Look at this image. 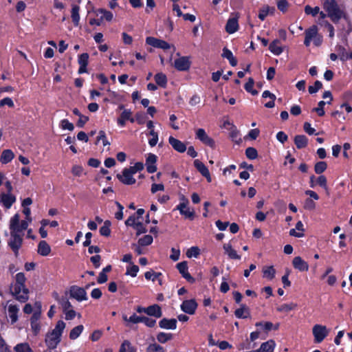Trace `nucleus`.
I'll list each match as a JSON object with an SVG mask.
<instances>
[{
	"instance_id": "1",
	"label": "nucleus",
	"mask_w": 352,
	"mask_h": 352,
	"mask_svg": "<svg viewBox=\"0 0 352 352\" xmlns=\"http://www.w3.org/2000/svg\"><path fill=\"white\" fill-rule=\"evenodd\" d=\"M15 284L12 290V294L21 302H25L28 300L29 289L25 286L26 278L24 273L19 272L15 276Z\"/></svg>"
},
{
	"instance_id": "2",
	"label": "nucleus",
	"mask_w": 352,
	"mask_h": 352,
	"mask_svg": "<svg viewBox=\"0 0 352 352\" xmlns=\"http://www.w3.org/2000/svg\"><path fill=\"white\" fill-rule=\"evenodd\" d=\"M324 8L333 22H338L344 15L335 0H326L324 2Z\"/></svg>"
},
{
	"instance_id": "3",
	"label": "nucleus",
	"mask_w": 352,
	"mask_h": 352,
	"mask_svg": "<svg viewBox=\"0 0 352 352\" xmlns=\"http://www.w3.org/2000/svg\"><path fill=\"white\" fill-rule=\"evenodd\" d=\"M23 241V237L19 234L15 232H10V239L8 242V245L16 258L19 256V251L22 246Z\"/></svg>"
},
{
	"instance_id": "4",
	"label": "nucleus",
	"mask_w": 352,
	"mask_h": 352,
	"mask_svg": "<svg viewBox=\"0 0 352 352\" xmlns=\"http://www.w3.org/2000/svg\"><path fill=\"white\" fill-rule=\"evenodd\" d=\"M312 333L315 343H320L329 335V330L324 325L315 324L313 327Z\"/></svg>"
},
{
	"instance_id": "5",
	"label": "nucleus",
	"mask_w": 352,
	"mask_h": 352,
	"mask_svg": "<svg viewBox=\"0 0 352 352\" xmlns=\"http://www.w3.org/2000/svg\"><path fill=\"white\" fill-rule=\"evenodd\" d=\"M69 296L79 302L88 299L85 289L77 285H72L69 287Z\"/></svg>"
},
{
	"instance_id": "6",
	"label": "nucleus",
	"mask_w": 352,
	"mask_h": 352,
	"mask_svg": "<svg viewBox=\"0 0 352 352\" xmlns=\"http://www.w3.org/2000/svg\"><path fill=\"white\" fill-rule=\"evenodd\" d=\"M198 307V304L195 299L185 300L180 305L181 309L186 314L193 315Z\"/></svg>"
},
{
	"instance_id": "7",
	"label": "nucleus",
	"mask_w": 352,
	"mask_h": 352,
	"mask_svg": "<svg viewBox=\"0 0 352 352\" xmlns=\"http://www.w3.org/2000/svg\"><path fill=\"white\" fill-rule=\"evenodd\" d=\"M60 338L57 334L52 335V332L50 331L47 333L45 342L48 349H54L56 348L58 343L60 342Z\"/></svg>"
},
{
	"instance_id": "8",
	"label": "nucleus",
	"mask_w": 352,
	"mask_h": 352,
	"mask_svg": "<svg viewBox=\"0 0 352 352\" xmlns=\"http://www.w3.org/2000/svg\"><path fill=\"white\" fill-rule=\"evenodd\" d=\"M146 43L153 47L163 50H168L170 47V45L167 42L151 36L146 38Z\"/></svg>"
},
{
	"instance_id": "9",
	"label": "nucleus",
	"mask_w": 352,
	"mask_h": 352,
	"mask_svg": "<svg viewBox=\"0 0 352 352\" xmlns=\"http://www.w3.org/2000/svg\"><path fill=\"white\" fill-rule=\"evenodd\" d=\"M197 138L201 141L204 144L213 148L214 146V141L210 138L203 129H199L196 131Z\"/></svg>"
},
{
	"instance_id": "10",
	"label": "nucleus",
	"mask_w": 352,
	"mask_h": 352,
	"mask_svg": "<svg viewBox=\"0 0 352 352\" xmlns=\"http://www.w3.org/2000/svg\"><path fill=\"white\" fill-rule=\"evenodd\" d=\"M175 67L179 71H187L190 66V62L188 57L182 56L175 60Z\"/></svg>"
},
{
	"instance_id": "11",
	"label": "nucleus",
	"mask_w": 352,
	"mask_h": 352,
	"mask_svg": "<svg viewBox=\"0 0 352 352\" xmlns=\"http://www.w3.org/2000/svg\"><path fill=\"white\" fill-rule=\"evenodd\" d=\"M157 162V156L154 154L149 153L146 159L145 166L146 170L148 173L152 174L156 172L157 166L155 165Z\"/></svg>"
},
{
	"instance_id": "12",
	"label": "nucleus",
	"mask_w": 352,
	"mask_h": 352,
	"mask_svg": "<svg viewBox=\"0 0 352 352\" xmlns=\"http://www.w3.org/2000/svg\"><path fill=\"white\" fill-rule=\"evenodd\" d=\"M294 267L300 272H307L309 270L308 263L300 256H296L292 261Z\"/></svg>"
},
{
	"instance_id": "13",
	"label": "nucleus",
	"mask_w": 352,
	"mask_h": 352,
	"mask_svg": "<svg viewBox=\"0 0 352 352\" xmlns=\"http://www.w3.org/2000/svg\"><path fill=\"white\" fill-rule=\"evenodd\" d=\"M177 320L175 318L168 319L166 318H162L159 322V327L164 329L174 330L177 328Z\"/></svg>"
},
{
	"instance_id": "14",
	"label": "nucleus",
	"mask_w": 352,
	"mask_h": 352,
	"mask_svg": "<svg viewBox=\"0 0 352 352\" xmlns=\"http://www.w3.org/2000/svg\"><path fill=\"white\" fill-rule=\"evenodd\" d=\"M239 14H236V17L229 19L226 25V30L229 34H233L237 31Z\"/></svg>"
},
{
	"instance_id": "15",
	"label": "nucleus",
	"mask_w": 352,
	"mask_h": 352,
	"mask_svg": "<svg viewBox=\"0 0 352 352\" xmlns=\"http://www.w3.org/2000/svg\"><path fill=\"white\" fill-rule=\"evenodd\" d=\"M168 142L179 153H184L186 150V144L172 136L168 138Z\"/></svg>"
},
{
	"instance_id": "16",
	"label": "nucleus",
	"mask_w": 352,
	"mask_h": 352,
	"mask_svg": "<svg viewBox=\"0 0 352 352\" xmlns=\"http://www.w3.org/2000/svg\"><path fill=\"white\" fill-rule=\"evenodd\" d=\"M149 316H153L159 318L162 316V311L161 307L157 304H154L146 307V313Z\"/></svg>"
},
{
	"instance_id": "17",
	"label": "nucleus",
	"mask_w": 352,
	"mask_h": 352,
	"mask_svg": "<svg viewBox=\"0 0 352 352\" xmlns=\"http://www.w3.org/2000/svg\"><path fill=\"white\" fill-rule=\"evenodd\" d=\"M144 167L143 163L137 162L134 166L124 168L122 171V176H131L135 175L138 171L142 170Z\"/></svg>"
},
{
	"instance_id": "18",
	"label": "nucleus",
	"mask_w": 352,
	"mask_h": 352,
	"mask_svg": "<svg viewBox=\"0 0 352 352\" xmlns=\"http://www.w3.org/2000/svg\"><path fill=\"white\" fill-rule=\"evenodd\" d=\"M234 316L237 318L243 319L249 318L251 317L249 308L244 304H241L240 308L235 310Z\"/></svg>"
},
{
	"instance_id": "19",
	"label": "nucleus",
	"mask_w": 352,
	"mask_h": 352,
	"mask_svg": "<svg viewBox=\"0 0 352 352\" xmlns=\"http://www.w3.org/2000/svg\"><path fill=\"white\" fill-rule=\"evenodd\" d=\"M1 201L5 208H10L16 201V197L11 193H2L1 195Z\"/></svg>"
},
{
	"instance_id": "20",
	"label": "nucleus",
	"mask_w": 352,
	"mask_h": 352,
	"mask_svg": "<svg viewBox=\"0 0 352 352\" xmlns=\"http://www.w3.org/2000/svg\"><path fill=\"white\" fill-rule=\"evenodd\" d=\"M89 57V54L87 53H83L79 56L78 60V64L80 65L78 69L79 74L87 72V66L88 65Z\"/></svg>"
},
{
	"instance_id": "21",
	"label": "nucleus",
	"mask_w": 352,
	"mask_h": 352,
	"mask_svg": "<svg viewBox=\"0 0 352 352\" xmlns=\"http://www.w3.org/2000/svg\"><path fill=\"white\" fill-rule=\"evenodd\" d=\"M225 254L228 256L230 259L240 260L241 256L239 255L235 250L232 248V245L228 243H225L223 246Z\"/></svg>"
},
{
	"instance_id": "22",
	"label": "nucleus",
	"mask_w": 352,
	"mask_h": 352,
	"mask_svg": "<svg viewBox=\"0 0 352 352\" xmlns=\"http://www.w3.org/2000/svg\"><path fill=\"white\" fill-rule=\"evenodd\" d=\"M37 252L41 256H47L51 252V248L45 241H41L38 244Z\"/></svg>"
},
{
	"instance_id": "23",
	"label": "nucleus",
	"mask_w": 352,
	"mask_h": 352,
	"mask_svg": "<svg viewBox=\"0 0 352 352\" xmlns=\"http://www.w3.org/2000/svg\"><path fill=\"white\" fill-rule=\"evenodd\" d=\"M276 343L273 340H269L261 344L258 349L260 352H274Z\"/></svg>"
},
{
	"instance_id": "24",
	"label": "nucleus",
	"mask_w": 352,
	"mask_h": 352,
	"mask_svg": "<svg viewBox=\"0 0 352 352\" xmlns=\"http://www.w3.org/2000/svg\"><path fill=\"white\" fill-rule=\"evenodd\" d=\"M8 310L12 324L15 323L18 320V312L19 311L18 306L16 305H10Z\"/></svg>"
},
{
	"instance_id": "25",
	"label": "nucleus",
	"mask_w": 352,
	"mask_h": 352,
	"mask_svg": "<svg viewBox=\"0 0 352 352\" xmlns=\"http://www.w3.org/2000/svg\"><path fill=\"white\" fill-rule=\"evenodd\" d=\"M221 56L224 58H227L232 67H234L237 65V60L234 57L232 52L228 48L224 47L223 49Z\"/></svg>"
},
{
	"instance_id": "26",
	"label": "nucleus",
	"mask_w": 352,
	"mask_h": 352,
	"mask_svg": "<svg viewBox=\"0 0 352 352\" xmlns=\"http://www.w3.org/2000/svg\"><path fill=\"white\" fill-rule=\"evenodd\" d=\"M308 140L305 135H298L294 138V143L299 149L305 148L307 145Z\"/></svg>"
},
{
	"instance_id": "27",
	"label": "nucleus",
	"mask_w": 352,
	"mask_h": 352,
	"mask_svg": "<svg viewBox=\"0 0 352 352\" xmlns=\"http://www.w3.org/2000/svg\"><path fill=\"white\" fill-rule=\"evenodd\" d=\"M14 157V153L10 150H4L1 155L0 162L2 164H7L10 162Z\"/></svg>"
},
{
	"instance_id": "28",
	"label": "nucleus",
	"mask_w": 352,
	"mask_h": 352,
	"mask_svg": "<svg viewBox=\"0 0 352 352\" xmlns=\"http://www.w3.org/2000/svg\"><path fill=\"white\" fill-rule=\"evenodd\" d=\"M195 167L199 171L202 176H210V173L207 167L199 160L194 161Z\"/></svg>"
},
{
	"instance_id": "29",
	"label": "nucleus",
	"mask_w": 352,
	"mask_h": 352,
	"mask_svg": "<svg viewBox=\"0 0 352 352\" xmlns=\"http://www.w3.org/2000/svg\"><path fill=\"white\" fill-rule=\"evenodd\" d=\"M297 307V304L294 302L282 304L276 308L278 312L287 313L292 310L295 309Z\"/></svg>"
},
{
	"instance_id": "30",
	"label": "nucleus",
	"mask_w": 352,
	"mask_h": 352,
	"mask_svg": "<svg viewBox=\"0 0 352 352\" xmlns=\"http://www.w3.org/2000/svg\"><path fill=\"white\" fill-rule=\"evenodd\" d=\"M15 352H34L28 342H21L17 344L14 347Z\"/></svg>"
},
{
	"instance_id": "31",
	"label": "nucleus",
	"mask_w": 352,
	"mask_h": 352,
	"mask_svg": "<svg viewBox=\"0 0 352 352\" xmlns=\"http://www.w3.org/2000/svg\"><path fill=\"white\" fill-rule=\"evenodd\" d=\"M136 349L132 346L129 340H125L122 343L119 352H135Z\"/></svg>"
},
{
	"instance_id": "32",
	"label": "nucleus",
	"mask_w": 352,
	"mask_h": 352,
	"mask_svg": "<svg viewBox=\"0 0 352 352\" xmlns=\"http://www.w3.org/2000/svg\"><path fill=\"white\" fill-rule=\"evenodd\" d=\"M263 276L269 280H272L275 277L276 270L274 267L269 266L263 269Z\"/></svg>"
},
{
	"instance_id": "33",
	"label": "nucleus",
	"mask_w": 352,
	"mask_h": 352,
	"mask_svg": "<svg viewBox=\"0 0 352 352\" xmlns=\"http://www.w3.org/2000/svg\"><path fill=\"white\" fill-rule=\"evenodd\" d=\"M84 329V327L82 324H79L73 328L69 333V338L71 340H76L82 333Z\"/></svg>"
},
{
	"instance_id": "34",
	"label": "nucleus",
	"mask_w": 352,
	"mask_h": 352,
	"mask_svg": "<svg viewBox=\"0 0 352 352\" xmlns=\"http://www.w3.org/2000/svg\"><path fill=\"white\" fill-rule=\"evenodd\" d=\"M111 221L109 220H107L104 222V224L102 227L100 228V234L101 236H109L111 234Z\"/></svg>"
},
{
	"instance_id": "35",
	"label": "nucleus",
	"mask_w": 352,
	"mask_h": 352,
	"mask_svg": "<svg viewBox=\"0 0 352 352\" xmlns=\"http://www.w3.org/2000/svg\"><path fill=\"white\" fill-rule=\"evenodd\" d=\"M279 43V40L276 39L273 41L269 46L270 50L276 55H279L283 52V48L278 45Z\"/></svg>"
},
{
	"instance_id": "36",
	"label": "nucleus",
	"mask_w": 352,
	"mask_h": 352,
	"mask_svg": "<svg viewBox=\"0 0 352 352\" xmlns=\"http://www.w3.org/2000/svg\"><path fill=\"white\" fill-rule=\"evenodd\" d=\"M65 328V323L63 320H58L56 324L55 328L51 331L52 335L57 334L61 337Z\"/></svg>"
},
{
	"instance_id": "37",
	"label": "nucleus",
	"mask_w": 352,
	"mask_h": 352,
	"mask_svg": "<svg viewBox=\"0 0 352 352\" xmlns=\"http://www.w3.org/2000/svg\"><path fill=\"white\" fill-rule=\"evenodd\" d=\"M173 339V334L170 333L160 332L157 335V340L160 343H166Z\"/></svg>"
},
{
	"instance_id": "38",
	"label": "nucleus",
	"mask_w": 352,
	"mask_h": 352,
	"mask_svg": "<svg viewBox=\"0 0 352 352\" xmlns=\"http://www.w3.org/2000/svg\"><path fill=\"white\" fill-rule=\"evenodd\" d=\"M155 80L156 83L162 87H165L167 83L166 76L163 73H157L155 74Z\"/></svg>"
},
{
	"instance_id": "39",
	"label": "nucleus",
	"mask_w": 352,
	"mask_h": 352,
	"mask_svg": "<svg viewBox=\"0 0 352 352\" xmlns=\"http://www.w3.org/2000/svg\"><path fill=\"white\" fill-rule=\"evenodd\" d=\"M131 115V111L130 110H124L121 114L120 118L118 119V123L121 125H124L126 120H130L131 122H133L134 119L130 118Z\"/></svg>"
},
{
	"instance_id": "40",
	"label": "nucleus",
	"mask_w": 352,
	"mask_h": 352,
	"mask_svg": "<svg viewBox=\"0 0 352 352\" xmlns=\"http://www.w3.org/2000/svg\"><path fill=\"white\" fill-rule=\"evenodd\" d=\"M80 8L78 6H73L72 9V19L76 25H78L80 16H79Z\"/></svg>"
},
{
	"instance_id": "41",
	"label": "nucleus",
	"mask_w": 352,
	"mask_h": 352,
	"mask_svg": "<svg viewBox=\"0 0 352 352\" xmlns=\"http://www.w3.org/2000/svg\"><path fill=\"white\" fill-rule=\"evenodd\" d=\"M153 241V238L151 235L146 234L143 237L140 238L138 240V244L140 246H147L151 245Z\"/></svg>"
},
{
	"instance_id": "42",
	"label": "nucleus",
	"mask_w": 352,
	"mask_h": 352,
	"mask_svg": "<svg viewBox=\"0 0 352 352\" xmlns=\"http://www.w3.org/2000/svg\"><path fill=\"white\" fill-rule=\"evenodd\" d=\"M122 318L124 321L131 322L133 324H138L139 322H142L143 316H137L135 314H133L129 318H127L126 316H123Z\"/></svg>"
},
{
	"instance_id": "43",
	"label": "nucleus",
	"mask_w": 352,
	"mask_h": 352,
	"mask_svg": "<svg viewBox=\"0 0 352 352\" xmlns=\"http://www.w3.org/2000/svg\"><path fill=\"white\" fill-rule=\"evenodd\" d=\"M58 303L62 306L63 311H65L67 309L72 308L71 302L65 296L60 297V298L58 299Z\"/></svg>"
},
{
	"instance_id": "44",
	"label": "nucleus",
	"mask_w": 352,
	"mask_h": 352,
	"mask_svg": "<svg viewBox=\"0 0 352 352\" xmlns=\"http://www.w3.org/2000/svg\"><path fill=\"white\" fill-rule=\"evenodd\" d=\"M146 351L147 352H166V350L161 345L156 344V343H153V344H150L148 346V347L146 349Z\"/></svg>"
},
{
	"instance_id": "45",
	"label": "nucleus",
	"mask_w": 352,
	"mask_h": 352,
	"mask_svg": "<svg viewBox=\"0 0 352 352\" xmlns=\"http://www.w3.org/2000/svg\"><path fill=\"white\" fill-rule=\"evenodd\" d=\"M19 215L18 214H15L10 220V229L11 232H15V230L17 229V227L19 224Z\"/></svg>"
},
{
	"instance_id": "46",
	"label": "nucleus",
	"mask_w": 352,
	"mask_h": 352,
	"mask_svg": "<svg viewBox=\"0 0 352 352\" xmlns=\"http://www.w3.org/2000/svg\"><path fill=\"white\" fill-rule=\"evenodd\" d=\"M327 163L325 162H318L314 166L315 173L318 175L322 173L327 168Z\"/></svg>"
},
{
	"instance_id": "47",
	"label": "nucleus",
	"mask_w": 352,
	"mask_h": 352,
	"mask_svg": "<svg viewBox=\"0 0 352 352\" xmlns=\"http://www.w3.org/2000/svg\"><path fill=\"white\" fill-rule=\"evenodd\" d=\"M318 33V28L316 25H313L305 31V36L312 39L316 37Z\"/></svg>"
},
{
	"instance_id": "48",
	"label": "nucleus",
	"mask_w": 352,
	"mask_h": 352,
	"mask_svg": "<svg viewBox=\"0 0 352 352\" xmlns=\"http://www.w3.org/2000/svg\"><path fill=\"white\" fill-rule=\"evenodd\" d=\"M139 271V267L136 265L132 264L131 267H126V275H129L131 277H135Z\"/></svg>"
},
{
	"instance_id": "49",
	"label": "nucleus",
	"mask_w": 352,
	"mask_h": 352,
	"mask_svg": "<svg viewBox=\"0 0 352 352\" xmlns=\"http://www.w3.org/2000/svg\"><path fill=\"white\" fill-rule=\"evenodd\" d=\"M99 13L102 14V16H101V20H103V19H105L107 20V21H111L113 19V14L109 12V11H107L106 10H104V9H100L98 10V11Z\"/></svg>"
},
{
	"instance_id": "50",
	"label": "nucleus",
	"mask_w": 352,
	"mask_h": 352,
	"mask_svg": "<svg viewBox=\"0 0 352 352\" xmlns=\"http://www.w3.org/2000/svg\"><path fill=\"white\" fill-rule=\"evenodd\" d=\"M134 229L136 230V235L139 236L142 234H144L147 232V229L144 226L143 223L140 221H138L135 224V227H134Z\"/></svg>"
},
{
	"instance_id": "51",
	"label": "nucleus",
	"mask_w": 352,
	"mask_h": 352,
	"mask_svg": "<svg viewBox=\"0 0 352 352\" xmlns=\"http://www.w3.org/2000/svg\"><path fill=\"white\" fill-rule=\"evenodd\" d=\"M304 208L307 210H313L316 208V203L311 198H307L304 202Z\"/></svg>"
},
{
	"instance_id": "52",
	"label": "nucleus",
	"mask_w": 352,
	"mask_h": 352,
	"mask_svg": "<svg viewBox=\"0 0 352 352\" xmlns=\"http://www.w3.org/2000/svg\"><path fill=\"white\" fill-rule=\"evenodd\" d=\"M246 156L250 160H254L257 157V151L253 147H248L245 150Z\"/></svg>"
},
{
	"instance_id": "53",
	"label": "nucleus",
	"mask_w": 352,
	"mask_h": 352,
	"mask_svg": "<svg viewBox=\"0 0 352 352\" xmlns=\"http://www.w3.org/2000/svg\"><path fill=\"white\" fill-rule=\"evenodd\" d=\"M200 254V250L198 247L193 246L188 250L186 255L188 257L191 258L192 256L197 257Z\"/></svg>"
},
{
	"instance_id": "54",
	"label": "nucleus",
	"mask_w": 352,
	"mask_h": 352,
	"mask_svg": "<svg viewBox=\"0 0 352 352\" xmlns=\"http://www.w3.org/2000/svg\"><path fill=\"white\" fill-rule=\"evenodd\" d=\"M176 267L178 270L179 272L182 275L183 274H184L185 272H186L187 271H188V263H187V261H182V262L178 263L176 265Z\"/></svg>"
},
{
	"instance_id": "55",
	"label": "nucleus",
	"mask_w": 352,
	"mask_h": 352,
	"mask_svg": "<svg viewBox=\"0 0 352 352\" xmlns=\"http://www.w3.org/2000/svg\"><path fill=\"white\" fill-rule=\"evenodd\" d=\"M182 215H184L185 218L188 219L189 220L192 221L195 219V213L194 210L190 211L188 208H186L182 212H180Z\"/></svg>"
},
{
	"instance_id": "56",
	"label": "nucleus",
	"mask_w": 352,
	"mask_h": 352,
	"mask_svg": "<svg viewBox=\"0 0 352 352\" xmlns=\"http://www.w3.org/2000/svg\"><path fill=\"white\" fill-rule=\"evenodd\" d=\"M270 12V6H264L259 11L258 14V18L261 20H264L267 15Z\"/></svg>"
},
{
	"instance_id": "57",
	"label": "nucleus",
	"mask_w": 352,
	"mask_h": 352,
	"mask_svg": "<svg viewBox=\"0 0 352 352\" xmlns=\"http://www.w3.org/2000/svg\"><path fill=\"white\" fill-rule=\"evenodd\" d=\"M149 134L152 135V139L149 140V144L151 146H155L158 141V135L157 133L155 132L154 130L151 129L149 132Z\"/></svg>"
},
{
	"instance_id": "58",
	"label": "nucleus",
	"mask_w": 352,
	"mask_h": 352,
	"mask_svg": "<svg viewBox=\"0 0 352 352\" xmlns=\"http://www.w3.org/2000/svg\"><path fill=\"white\" fill-rule=\"evenodd\" d=\"M338 51L340 60H342V61H345L349 58V54L346 52L344 47H342V46H339Z\"/></svg>"
},
{
	"instance_id": "59",
	"label": "nucleus",
	"mask_w": 352,
	"mask_h": 352,
	"mask_svg": "<svg viewBox=\"0 0 352 352\" xmlns=\"http://www.w3.org/2000/svg\"><path fill=\"white\" fill-rule=\"evenodd\" d=\"M256 327H263V329L266 331H270L273 328V324L271 322H258L255 324Z\"/></svg>"
},
{
	"instance_id": "60",
	"label": "nucleus",
	"mask_w": 352,
	"mask_h": 352,
	"mask_svg": "<svg viewBox=\"0 0 352 352\" xmlns=\"http://www.w3.org/2000/svg\"><path fill=\"white\" fill-rule=\"evenodd\" d=\"M325 104L324 101H320L318 102V107L313 109V111L318 113L319 116H323L324 115V111L323 107Z\"/></svg>"
},
{
	"instance_id": "61",
	"label": "nucleus",
	"mask_w": 352,
	"mask_h": 352,
	"mask_svg": "<svg viewBox=\"0 0 352 352\" xmlns=\"http://www.w3.org/2000/svg\"><path fill=\"white\" fill-rule=\"evenodd\" d=\"M148 327H153L156 324V320L146 316H143L142 322Z\"/></svg>"
},
{
	"instance_id": "62",
	"label": "nucleus",
	"mask_w": 352,
	"mask_h": 352,
	"mask_svg": "<svg viewBox=\"0 0 352 352\" xmlns=\"http://www.w3.org/2000/svg\"><path fill=\"white\" fill-rule=\"evenodd\" d=\"M322 87V83L317 80L315 82L314 86H309V92L312 94L314 93H316L320 89H321Z\"/></svg>"
},
{
	"instance_id": "63",
	"label": "nucleus",
	"mask_w": 352,
	"mask_h": 352,
	"mask_svg": "<svg viewBox=\"0 0 352 352\" xmlns=\"http://www.w3.org/2000/svg\"><path fill=\"white\" fill-rule=\"evenodd\" d=\"M289 3L287 0H279L277 3L278 9L282 12H285Z\"/></svg>"
},
{
	"instance_id": "64",
	"label": "nucleus",
	"mask_w": 352,
	"mask_h": 352,
	"mask_svg": "<svg viewBox=\"0 0 352 352\" xmlns=\"http://www.w3.org/2000/svg\"><path fill=\"white\" fill-rule=\"evenodd\" d=\"M63 312L65 314V320H73L76 315V312L72 308L69 309L67 311H63Z\"/></svg>"
}]
</instances>
